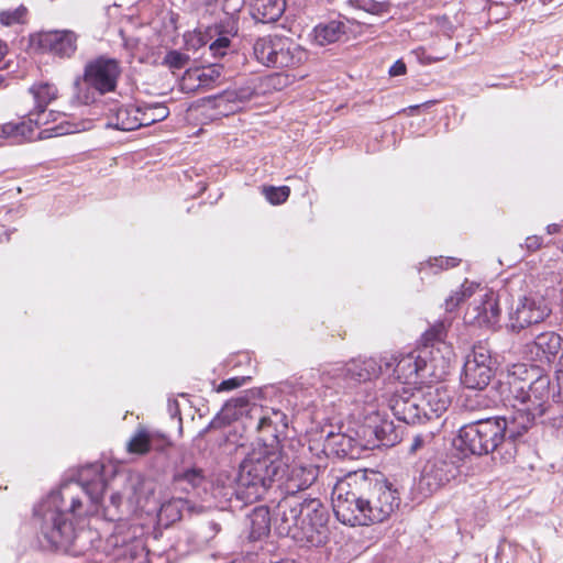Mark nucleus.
Here are the masks:
<instances>
[{
	"instance_id": "nucleus-1",
	"label": "nucleus",
	"mask_w": 563,
	"mask_h": 563,
	"mask_svg": "<svg viewBox=\"0 0 563 563\" xmlns=\"http://www.w3.org/2000/svg\"><path fill=\"white\" fill-rule=\"evenodd\" d=\"M104 470L102 462L81 466L76 479L52 489L34 505L32 522L43 551H68L76 538L78 520L88 512L76 492L80 489L98 510L108 485Z\"/></svg>"
},
{
	"instance_id": "nucleus-2",
	"label": "nucleus",
	"mask_w": 563,
	"mask_h": 563,
	"mask_svg": "<svg viewBox=\"0 0 563 563\" xmlns=\"http://www.w3.org/2000/svg\"><path fill=\"white\" fill-rule=\"evenodd\" d=\"M288 415L279 408L262 409L256 430L257 444L239 465L236 485L229 498L231 507H242L265 497L276 482L283 481L292 467L284 451L287 439Z\"/></svg>"
},
{
	"instance_id": "nucleus-3",
	"label": "nucleus",
	"mask_w": 563,
	"mask_h": 563,
	"mask_svg": "<svg viewBox=\"0 0 563 563\" xmlns=\"http://www.w3.org/2000/svg\"><path fill=\"white\" fill-rule=\"evenodd\" d=\"M314 479L316 475L311 470L295 466L289 475L275 483L283 494L277 504L276 528L280 536L319 548L329 538L330 512L319 498L306 494Z\"/></svg>"
},
{
	"instance_id": "nucleus-4",
	"label": "nucleus",
	"mask_w": 563,
	"mask_h": 563,
	"mask_svg": "<svg viewBox=\"0 0 563 563\" xmlns=\"http://www.w3.org/2000/svg\"><path fill=\"white\" fill-rule=\"evenodd\" d=\"M361 485L367 488V497L350 489V484L338 483L332 492V508L336 519L346 526H368L383 522L387 518L384 500L387 492V477L374 470H365Z\"/></svg>"
},
{
	"instance_id": "nucleus-5",
	"label": "nucleus",
	"mask_w": 563,
	"mask_h": 563,
	"mask_svg": "<svg viewBox=\"0 0 563 563\" xmlns=\"http://www.w3.org/2000/svg\"><path fill=\"white\" fill-rule=\"evenodd\" d=\"M501 430L496 418L479 419L462 426L457 438L454 440V449L461 451L460 455L471 453L486 455L495 453L503 463L514 461L516 448L510 442H504Z\"/></svg>"
},
{
	"instance_id": "nucleus-6",
	"label": "nucleus",
	"mask_w": 563,
	"mask_h": 563,
	"mask_svg": "<svg viewBox=\"0 0 563 563\" xmlns=\"http://www.w3.org/2000/svg\"><path fill=\"white\" fill-rule=\"evenodd\" d=\"M448 374V358L433 356V351L419 349L396 358L394 385L412 386L426 380H439Z\"/></svg>"
},
{
	"instance_id": "nucleus-7",
	"label": "nucleus",
	"mask_w": 563,
	"mask_h": 563,
	"mask_svg": "<svg viewBox=\"0 0 563 563\" xmlns=\"http://www.w3.org/2000/svg\"><path fill=\"white\" fill-rule=\"evenodd\" d=\"M525 373H527L525 365H516L514 371L508 373L505 382L508 400L525 404L533 411H538L540 416L552 411L554 408L549 405L550 377L541 375L530 380L521 377Z\"/></svg>"
},
{
	"instance_id": "nucleus-8",
	"label": "nucleus",
	"mask_w": 563,
	"mask_h": 563,
	"mask_svg": "<svg viewBox=\"0 0 563 563\" xmlns=\"http://www.w3.org/2000/svg\"><path fill=\"white\" fill-rule=\"evenodd\" d=\"M150 539L156 540V534L144 539L143 527L119 523L109 537L108 544L113 548L115 563H148L151 555L162 554L150 548Z\"/></svg>"
},
{
	"instance_id": "nucleus-9",
	"label": "nucleus",
	"mask_w": 563,
	"mask_h": 563,
	"mask_svg": "<svg viewBox=\"0 0 563 563\" xmlns=\"http://www.w3.org/2000/svg\"><path fill=\"white\" fill-rule=\"evenodd\" d=\"M369 432L374 434L373 441L368 440L367 444H363L361 440L349 433L330 431L323 442V452L329 457L356 460L360 459L363 451L369 448L379 446L386 438L384 424L367 426Z\"/></svg>"
},
{
	"instance_id": "nucleus-10",
	"label": "nucleus",
	"mask_w": 563,
	"mask_h": 563,
	"mask_svg": "<svg viewBox=\"0 0 563 563\" xmlns=\"http://www.w3.org/2000/svg\"><path fill=\"white\" fill-rule=\"evenodd\" d=\"M462 460L463 457L454 448L428 460L420 474V490L432 494L455 478L460 472Z\"/></svg>"
},
{
	"instance_id": "nucleus-11",
	"label": "nucleus",
	"mask_w": 563,
	"mask_h": 563,
	"mask_svg": "<svg viewBox=\"0 0 563 563\" xmlns=\"http://www.w3.org/2000/svg\"><path fill=\"white\" fill-rule=\"evenodd\" d=\"M255 58L266 67H299L306 52L299 46L285 47L280 40L274 41L269 37L258 38L254 44Z\"/></svg>"
},
{
	"instance_id": "nucleus-12",
	"label": "nucleus",
	"mask_w": 563,
	"mask_h": 563,
	"mask_svg": "<svg viewBox=\"0 0 563 563\" xmlns=\"http://www.w3.org/2000/svg\"><path fill=\"white\" fill-rule=\"evenodd\" d=\"M551 311L544 296L537 292L525 295L510 308L509 328L512 332H520L525 328L544 321Z\"/></svg>"
},
{
	"instance_id": "nucleus-13",
	"label": "nucleus",
	"mask_w": 563,
	"mask_h": 563,
	"mask_svg": "<svg viewBox=\"0 0 563 563\" xmlns=\"http://www.w3.org/2000/svg\"><path fill=\"white\" fill-rule=\"evenodd\" d=\"M494 363L490 351L482 343L475 344L472 352L466 356L462 384L470 389H485L494 377Z\"/></svg>"
},
{
	"instance_id": "nucleus-14",
	"label": "nucleus",
	"mask_w": 563,
	"mask_h": 563,
	"mask_svg": "<svg viewBox=\"0 0 563 563\" xmlns=\"http://www.w3.org/2000/svg\"><path fill=\"white\" fill-rule=\"evenodd\" d=\"M121 73H82L74 81L73 100L79 104H91L99 96L115 91Z\"/></svg>"
},
{
	"instance_id": "nucleus-15",
	"label": "nucleus",
	"mask_w": 563,
	"mask_h": 563,
	"mask_svg": "<svg viewBox=\"0 0 563 563\" xmlns=\"http://www.w3.org/2000/svg\"><path fill=\"white\" fill-rule=\"evenodd\" d=\"M382 373V364L375 357L352 358L343 366L334 368L332 377L340 388H350L356 384L377 378Z\"/></svg>"
},
{
	"instance_id": "nucleus-16",
	"label": "nucleus",
	"mask_w": 563,
	"mask_h": 563,
	"mask_svg": "<svg viewBox=\"0 0 563 563\" xmlns=\"http://www.w3.org/2000/svg\"><path fill=\"white\" fill-rule=\"evenodd\" d=\"M205 471L195 465H176L170 478V490L178 496L187 497L190 501L201 497L207 490Z\"/></svg>"
},
{
	"instance_id": "nucleus-17",
	"label": "nucleus",
	"mask_w": 563,
	"mask_h": 563,
	"mask_svg": "<svg viewBox=\"0 0 563 563\" xmlns=\"http://www.w3.org/2000/svg\"><path fill=\"white\" fill-rule=\"evenodd\" d=\"M389 409L397 420L407 424L421 422L418 388L394 385L389 387Z\"/></svg>"
},
{
	"instance_id": "nucleus-18",
	"label": "nucleus",
	"mask_w": 563,
	"mask_h": 563,
	"mask_svg": "<svg viewBox=\"0 0 563 563\" xmlns=\"http://www.w3.org/2000/svg\"><path fill=\"white\" fill-rule=\"evenodd\" d=\"M514 411L509 416L495 417L498 420L504 442H510L515 448V442L525 434L533 424L536 418L541 416L525 404L514 401Z\"/></svg>"
},
{
	"instance_id": "nucleus-19",
	"label": "nucleus",
	"mask_w": 563,
	"mask_h": 563,
	"mask_svg": "<svg viewBox=\"0 0 563 563\" xmlns=\"http://www.w3.org/2000/svg\"><path fill=\"white\" fill-rule=\"evenodd\" d=\"M77 40V34L69 30L40 32L32 37V42L42 51L60 58H69L75 54Z\"/></svg>"
},
{
	"instance_id": "nucleus-20",
	"label": "nucleus",
	"mask_w": 563,
	"mask_h": 563,
	"mask_svg": "<svg viewBox=\"0 0 563 563\" xmlns=\"http://www.w3.org/2000/svg\"><path fill=\"white\" fill-rule=\"evenodd\" d=\"M421 422L440 418L451 405V395L443 385H428L418 388Z\"/></svg>"
},
{
	"instance_id": "nucleus-21",
	"label": "nucleus",
	"mask_w": 563,
	"mask_h": 563,
	"mask_svg": "<svg viewBox=\"0 0 563 563\" xmlns=\"http://www.w3.org/2000/svg\"><path fill=\"white\" fill-rule=\"evenodd\" d=\"M139 104H114L107 113L106 126L119 131H134L141 128Z\"/></svg>"
},
{
	"instance_id": "nucleus-22",
	"label": "nucleus",
	"mask_w": 563,
	"mask_h": 563,
	"mask_svg": "<svg viewBox=\"0 0 563 563\" xmlns=\"http://www.w3.org/2000/svg\"><path fill=\"white\" fill-rule=\"evenodd\" d=\"M448 333V325L444 321H438L431 325L420 339L421 346L427 351H433V356H444L450 364V356L452 354L451 347L446 344L445 338Z\"/></svg>"
},
{
	"instance_id": "nucleus-23",
	"label": "nucleus",
	"mask_w": 563,
	"mask_h": 563,
	"mask_svg": "<svg viewBox=\"0 0 563 563\" xmlns=\"http://www.w3.org/2000/svg\"><path fill=\"white\" fill-rule=\"evenodd\" d=\"M249 528L245 532L250 543L262 542L271 532V514L265 505L256 506L247 515Z\"/></svg>"
},
{
	"instance_id": "nucleus-24",
	"label": "nucleus",
	"mask_w": 563,
	"mask_h": 563,
	"mask_svg": "<svg viewBox=\"0 0 563 563\" xmlns=\"http://www.w3.org/2000/svg\"><path fill=\"white\" fill-rule=\"evenodd\" d=\"M220 80L221 73H183L178 86L185 93L203 92L217 87Z\"/></svg>"
},
{
	"instance_id": "nucleus-25",
	"label": "nucleus",
	"mask_w": 563,
	"mask_h": 563,
	"mask_svg": "<svg viewBox=\"0 0 563 563\" xmlns=\"http://www.w3.org/2000/svg\"><path fill=\"white\" fill-rule=\"evenodd\" d=\"M191 508V501L187 497L173 496L172 498L163 501L157 512L158 523L168 527L174 522L180 520L184 510Z\"/></svg>"
},
{
	"instance_id": "nucleus-26",
	"label": "nucleus",
	"mask_w": 563,
	"mask_h": 563,
	"mask_svg": "<svg viewBox=\"0 0 563 563\" xmlns=\"http://www.w3.org/2000/svg\"><path fill=\"white\" fill-rule=\"evenodd\" d=\"M346 33V24L340 20L319 23L310 34L312 43L325 46L339 41Z\"/></svg>"
},
{
	"instance_id": "nucleus-27",
	"label": "nucleus",
	"mask_w": 563,
	"mask_h": 563,
	"mask_svg": "<svg viewBox=\"0 0 563 563\" xmlns=\"http://www.w3.org/2000/svg\"><path fill=\"white\" fill-rule=\"evenodd\" d=\"M285 0H253L251 15L261 23L276 22L284 13Z\"/></svg>"
},
{
	"instance_id": "nucleus-28",
	"label": "nucleus",
	"mask_w": 563,
	"mask_h": 563,
	"mask_svg": "<svg viewBox=\"0 0 563 563\" xmlns=\"http://www.w3.org/2000/svg\"><path fill=\"white\" fill-rule=\"evenodd\" d=\"M561 336L552 331L540 333L530 345V352L536 354L540 361L550 362L561 350Z\"/></svg>"
},
{
	"instance_id": "nucleus-29",
	"label": "nucleus",
	"mask_w": 563,
	"mask_h": 563,
	"mask_svg": "<svg viewBox=\"0 0 563 563\" xmlns=\"http://www.w3.org/2000/svg\"><path fill=\"white\" fill-rule=\"evenodd\" d=\"M466 316L471 318V321L477 322L479 325H493L498 320V303L493 297H486L479 305L468 309Z\"/></svg>"
},
{
	"instance_id": "nucleus-30",
	"label": "nucleus",
	"mask_w": 563,
	"mask_h": 563,
	"mask_svg": "<svg viewBox=\"0 0 563 563\" xmlns=\"http://www.w3.org/2000/svg\"><path fill=\"white\" fill-rule=\"evenodd\" d=\"M255 95V88L251 86L240 87L230 89L227 88L222 90L221 92L209 96L208 100H213L216 102V106L219 107L221 102H228V103H243L245 101H249L253 96Z\"/></svg>"
},
{
	"instance_id": "nucleus-31",
	"label": "nucleus",
	"mask_w": 563,
	"mask_h": 563,
	"mask_svg": "<svg viewBox=\"0 0 563 563\" xmlns=\"http://www.w3.org/2000/svg\"><path fill=\"white\" fill-rule=\"evenodd\" d=\"M140 123L142 126H150L156 122L165 120L169 115V109L164 103H142L139 104Z\"/></svg>"
},
{
	"instance_id": "nucleus-32",
	"label": "nucleus",
	"mask_w": 563,
	"mask_h": 563,
	"mask_svg": "<svg viewBox=\"0 0 563 563\" xmlns=\"http://www.w3.org/2000/svg\"><path fill=\"white\" fill-rule=\"evenodd\" d=\"M461 263L457 257H430L429 260L421 262L418 266V271L421 277L431 274H439L442 271L456 267Z\"/></svg>"
},
{
	"instance_id": "nucleus-33",
	"label": "nucleus",
	"mask_w": 563,
	"mask_h": 563,
	"mask_svg": "<svg viewBox=\"0 0 563 563\" xmlns=\"http://www.w3.org/2000/svg\"><path fill=\"white\" fill-rule=\"evenodd\" d=\"M206 32L207 38L227 37L229 41L232 42V40L239 33V26L238 22L233 18L228 16L213 23L212 25L207 26Z\"/></svg>"
},
{
	"instance_id": "nucleus-34",
	"label": "nucleus",
	"mask_w": 563,
	"mask_h": 563,
	"mask_svg": "<svg viewBox=\"0 0 563 563\" xmlns=\"http://www.w3.org/2000/svg\"><path fill=\"white\" fill-rule=\"evenodd\" d=\"M34 126L30 121V114L27 120L20 122H8L0 128L1 137H21L22 140H33Z\"/></svg>"
},
{
	"instance_id": "nucleus-35",
	"label": "nucleus",
	"mask_w": 563,
	"mask_h": 563,
	"mask_svg": "<svg viewBox=\"0 0 563 563\" xmlns=\"http://www.w3.org/2000/svg\"><path fill=\"white\" fill-rule=\"evenodd\" d=\"M29 91L32 93L36 109L43 110L47 108L48 103L56 99L57 88L49 82H36L30 87Z\"/></svg>"
},
{
	"instance_id": "nucleus-36",
	"label": "nucleus",
	"mask_w": 563,
	"mask_h": 563,
	"mask_svg": "<svg viewBox=\"0 0 563 563\" xmlns=\"http://www.w3.org/2000/svg\"><path fill=\"white\" fill-rule=\"evenodd\" d=\"M478 287L477 284L465 280L461 287L454 290L444 301L446 312L455 311L462 302L472 297Z\"/></svg>"
},
{
	"instance_id": "nucleus-37",
	"label": "nucleus",
	"mask_w": 563,
	"mask_h": 563,
	"mask_svg": "<svg viewBox=\"0 0 563 563\" xmlns=\"http://www.w3.org/2000/svg\"><path fill=\"white\" fill-rule=\"evenodd\" d=\"M206 40H207V43L209 44L207 52L214 59V62L207 60L208 66H210V67L217 66L218 65L217 60L222 59L230 52L234 51L232 42L229 41L227 37H212V38L206 37Z\"/></svg>"
},
{
	"instance_id": "nucleus-38",
	"label": "nucleus",
	"mask_w": 563,
	"mask_h": 563,
	"mask_svg": "<svg viewBox=\"0 0 563 563\" xmlns=\"http://www.w3.org/2000/svg\"><path fill=\"white\" fill-rule=\"evenodd\" d=\"M152 448V437L146 430H140L129 442L128 451L130 453L144 454Z\"/></svg>"
},
{
	"instance_id": "nucleus-39",
	"label": "nucleus",
	"mask_w": 563,
	"mask_h": 563,
	"mask_svg": "<svg viewBox=\"0 0 563 563\" xmlns=\"http://www.w3.org/2000/svg\"><path fill=\"white\" fill-rule=\"evenodd\" d=\"M123 497L120 493H113L110 496L109 504L103 506V518L108 521L117 522L122 520V506Z\"/></svg>"
},
{
	"instance_id": "nucleus-40",
	"label": "nucleus",
	"mask_w": 563,
	"mask_h": 563,
	"mask_svg": "<svg viewBox=\"0 0 563 563\" xmlns=\"http://www.w3.org/2000/svg\"><path fill=\"white\" fill-rule=\"evenodd\" d=\"M29 114L30 121L32 122L34 130L36 128H40L41 125H46L51 122H56L60 117H65V113H60L53 110L47 112L46 108H43V110H41L36 109V107H34V109L30 111Z\"/></svg>"
},
{
	"instance_id": "nucleus-41",
	"label": "nucleus",
	"mask_w": 563,
	"mask_h": 563,
	"mask_svg": "<svg viewBox=\"0 0 563 563\" xmlns=\"http://www.w3.org/2000/svg\"><path fill=\"white\" fill-rule=\"evenodd\" d=\"M207 32L206 29L195 30L191 32H186L184 34V47L187 52H197L198 49L205 47L207 43Z\"/></svg>"
},
{
	"instance_id": "nucleus-42",
	"label": "nucleus",
	"mask_w": 563,
	"mask_h": 563,
	"mask_svg": "<svg viewBox=\"0 0 563 563\" xmlns=\"http://www.w3.org/2000/svg\"><path fill=\"white\" fill-rule=\"evenodd\" d=\"M263 195L271 205L278 206L289 198L290 188L288 186H264Z\"/></svg>"
},
{
	"instance_id": "nucleus-43",
	"label": "nucleus",
	"mask_w": 563,
	"mask_h": 563,
	"mask_svg": "<svg viewBox=\"0 0 563 563\" xmlns=\"http://www.w3.org/2000/svg\"><path fill=\"white\" fill-rule=\"evenodd\" d=\"M78 130L75 124H73L68 121H62L54 126L46 128V129L42 130L38 133L37 139H40V140L51 139V137H55V136H62V135L75 133Z\"/></svg>"
},
{
	"instance_id": "nucleus-44",
	"label": "nucleus",
	"mask_w": 563,
	"mask_h": 563,
	"mask_svg": "<svg viewBox=\"0 0 563 563\" xmlns=\"http://www.w3.org/2000/svg\"><path fill=\"white\" fill-rule=\"evenodd\" d=\"M297 79L295 73H269L266 78V85L275 90H282Z\"/></svg>"
},
{
	"instance_id": "nucleus-45",
	"label": "nucleus",
	"mask_w": 563,
	"mask_h": 563,
	"mask_svg": "<svg viewBox=\"0 0 563 563\" xmlns=\"http://www.w3.org/2000/svg\"><path fill=\"white\" fill-rule=\"evenodd\" d=\"M190 56L186 53L172 49L167 52L163 59V65L168 68L181 69L188 66Z\"/></svg>"
},
{
	"instance_id": "nucleus-46",
	"label": "nucleus",
	"mask_w": 563,
	"mask_h": 563,
	"mask_svg": "<svg viewBox=\"0 0 563 563\" xmlns=\"http://www.w3.org/2000/svg\"><path fill=\"white\" fill-rule=\"evenodd\" d=\"M118 60L106 55H100L89 60L84 70H118Z\"/></svg>"
},
{
	"instance_id": "nucleus-47",
	"label": "nucleus",
	"mask_w": 563,
	"mask_h": 563,
	"mask_svg": "<svg viewBox=\"0 0 563 563\" xmlns=\"http://www.w3.org/2000/svg\"><path fill=\"white\" fill-rule=\"evenodd\" d=\"M26 14V9L24 7H19L13 10H5L0 12V23L7 26L13 25L15 23L22 22L24 15Z\"/></svg>"
},
{
	"instance_id": "nucleus-48",
	"label": "nucleus",
	"mask_w": 563,
	"mask_h": 563,
	"mask_svg": "<svg viewBox=\"0 0 563 563\" xmlns=\"http://www.w3.org/2000/svg\"><path fill=\"white\" fill-rule=\"evenodd\" d=\"M250 376H234L228 379H223L217 387V391H230L236 389L250 380Z\"/></svg>"
},
{
	"instance_id": "nucleus-49",
	"label": "nucleus",
	"mask_w": 563,
	"mask_h": 563,
	"mask_svg": "<svg viewBox=\"0 0 563 563\" xmlns=\"http://www.w3.org/2000/svg\"><path fill=\"white\" fill-rule=\"evenodd\" d=\"M429 435L423 434H416L412 438L411 444L408 449V452L410 454H416L418 451H420L428 442Z\"/></svg>"
},
{
	"instance_id": "nucleus-50",
	"label": "nucleus",
	"mask_w": 563,
	"mask_h": 563,
	"mask_svg": "<svg viewBox=\"0 0 563 563\" xmlns=\"http://www.w3.org/2000/svg\"><path fill=\"white\" fill-rule=\"evenodd\" d=\"M220 523L214 520L207 521L202 527V531L205 532V538L207 540L213 539L220 532Z\"/></svg>"
},
{
	"instance_id": "nucleus-51",
	"label": "nucleus",
	"mask_w": 563,
	"mask_h": 563,
	"mask_svg": "<svg viewBox=\"0 0 563 563\" xmlns=\"http://www.w3.org/2000/svg\"><path fill=\"white\" fill-rule=\"evenodd\" d=\"M364 10L373 13V14H382L387 10V5L383 2H376L374 0H368L364 2Z\"/></svg>"
},
{
	"instance_id": "nucleus-52",
	"label": "nucleus",
	"mask_w": 563,
	"mask_h": 563,
	"mask_svg": "<svg viewBox=\"0 0 563 563\" xmlns=\"http://www.w3.org/2000/svg\"><path fill=\"white\" fill-rule=\"evenodd\" d=\"M228 424H230L229 417L219 412L209 422V428L221 429Z\"/></svg>"
},
{
	"instance_id": "nucleus-53",
	"label": "nucleus",
	"mask_w": 563,
	"mask_h": 563,
	"mask_svg": "<svg viewBox=\"0 0 563 563\" xmlns=\"http://www.w3.org/2000/svg\"><path fill=\"white\" fill-rule=\"evenodd\" d=\"M168 412L172 419H177L179 424H181V416L179 410V405L177 400L169 399L168 400Z\"/></svg>"
},
{
	"instance_id": "nucleus-54",
	"label": "nucleus",
	"mask_w": 563,
	"mask_h": 563,
	"mask_svg": "<svg viewBox=\"0 0 563 563\" xmlns=\"http://www.w3.org/2000/svg\"><path fill=\"white\" fill-rule=\"evenodd\" d=\"M525 245L529 251L534 252L541 247L542 238L538 235L528 236Z\"/></svg>"
},
{
	"instance_id": "nucleus-55",
	"label": "nucleus",
	"mask_w": 563,
	"mask_h": 563,
	"mask_svg": "<svg viewBox=\"0 0 563 563\" xmlns=\"http://www.w3.org/2000/svg\"><path fill=\"white\" fill-rule=\"evenodd\" d=\"M389 510H394V508L398 509L400 505V497L398 489H391V485L389 484Z\"/></svg>"
},
{
	"instance_id": "nucleus-56",
	"label": "nucleus",
	"mask_w": 563,
	"mask_h": 563,
	"mask_svg": "<svg viewBox=\"0 0 563 563\" xmlns=\"http://www.w3.org/2000/svg\"><path fill=\"white\" fill-rule=\"evenodd\" d=\"M383 148V141H378L377 139L371 140L366 145V151L368 153H375Z\"/></svg>"
},
{
	"instance_id": "nucleus-57",
	"label": "nucleus",
	"mask_w": 563,
	"mask_h": 563,
	"mask_svg": "<svg viewBox=\"0 0 563 563\" xmlns=\"http://www.w3.org/2000/svg\"><path fill=\"white\" fill-rule=\"evenodd\" d=\"M11 232L4 227L0 225V242L9 241Z\"/></svg>"
},
{
	"instance_id": "nucleus-58",
	"label": "nucleus",
	"mask_w": 563,
	"mask_h": 563,
	"mask_svg": "<svg viewBox=\"0 0 563 563\" xmlns=\"http://www.w3.org/2000/svg\"><path fill=\"white\" fill-rule=\"evenodd\" d=\"M561 230V224L552 223L547 227L548 234H556Z\"/></svg>"
},
{
	"instance_id": "nucleus-59",
	"label": "nucleus",
	"mask_w": 563,
	"mask_h": 563,
	"mask_svg": "<svg viewBox=\"0 0 563 563\" xmlns=\"http://www.w3.org/2000/svg\"><path fill=\"white\" fill-rule=\"evenodd\" d=\"M389 70H406V64L401 59H398L389 67Z\"/></svg>"
},
{
	"instance_id": "nucleus-60",
	"label": "nucleus",
	"mask_w": 563,
	"mask_h": 563,
	"mask_svg": "<svg viewBox=\"0 0 563 563\" xmlns=\"http://www.w3.org/2000/svg\"><path fill=\"white\" fill-rule=\"evenodd\" d=\"M417 57L421 60L422 64H430L434 58L426 55L424 52L417 53Z\"/></svg>"
},
{
	"instance_id": "nucleus-61",
	"label": "nucleus",
	"mask_w": 563,
	"mask_h": 563,
	"mask_svg": "<svg viewBox=\"0 0 563 563\" xmlns=\"http://www.w3.org/2000/svg\"><path fill=\"white\" fill-rule=\"evenodd\" d=\"M8 53V46L4 42L0 41V62L4 58Z\"/></svg>"
},
{
	"instance_id": "nucleus-62",
	"label": "nucleus",
	"mask_w": 563,
	"mask_h": 563,
	"mask_svg": "<svg viewBox=\"0 0 563 563\" xmlns=\"http://www.w3.org/2000/svg\"><path fill=\"white\" fill-rule=\"evenodd\" d=\"M551 420H552V424L554 427H560V428L563 427V416H561L559 418L552 417Z\"/></svg>"
},
{
	"instance_id": "nucleus-63",
	"label": "nucleus",
	"mask_w": 563,
	"mask_h": 563,
	"mask_svg": "<svg viewBox=\"0 0 563 563\" xmlns=\"http://www.w3.org/2000/svg\"><path fill=\"white\" fill-rule=\"evenodd\" d=\"M234 401H235V406H239L241 408L246 406V404H247V400L244 397L236 398Z\"/></svg>"
},
{
	"instance_id": "nucleus-64",
	"label": "nucleus",
	"mask_w": 563,
	"mask_h": 563,
	"mask_svg": "<svg viewBox=\"0 0 563 563\" xmlns=\"http://www.w3.org/2000/svg\"><path fill=\"white\" fill-rule=\"evenodd\" d=\"M213 430V428H209V423L199 431V437H205L209 431Z\"/></svg>"
}]
</instances>
